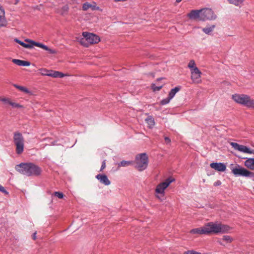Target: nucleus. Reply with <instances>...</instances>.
<instances>
[{"mask_svg": "<svg viewBox=\"0 0 254 254\" xmlns=\"http://www.w3.org/2000/svg\"><path fill=\"white\" fill-rule=\"evenodd\" d=\"M7 24V20L4 16L0 15V28L1 27H5Z\"/></svg>", "mask_w": 254, "mask_h": 254, "instance_id": "a878e982", "label": "nucleus"}, {"mask_svg": "<svg viewBox=\"0 0 254 254\" xmlns=\"http://www.w3.org/2000/svg\"><path fill=\"white\" fill-rule=\"evenodd\" d=\"M188 66L191 70L194 68V67H196L195 66V63L194 60H192L190 61L188 64Z\"/></svg>", "mask_w": 254, "mask_h": 254, "instance_id": "c756f323", "label": "nucleus"}, {"mask_svg": "<svg viewBox=\"0 0 254 254\" xmlns=\"http://www.w3.org/2000/svg\"><path fill=\"white\" fill-rule=\"evenodd\" d=\"M229 3L234 4L236 6H238L242 3L243 1L242 0H227Z\"/></svg>", "mask_w": 254, "mask_h": 254, "instance_id": "cd10ccee", "label": "nucleus"}, {"mask_svg": "<svg viewBox=\"0 0 254 254\" xmlns=\"http://www.w3.org/2000/svg\"><path fill=\"white\" fill-rule=\"evenodd\" d=\"M12 62L14 64H15L19 66H29L30 65V63L29 62L26 61H22V60H18V59H13Z\"/></svg>", "mask_w": 254, "mask_h": 254, "instance_id": "a211bd4d", "label": "nucleus"}, {"mask_svg": "<svg viewBox=\"0 0 254 254\" xmlns=\"http://www.w3.org/2000/svg\"><path fill=\"white\" fill-rule=\"evenodd\" d=\"M36 232H35V233H34L32 235V239L34 240H35L36 239Z\"/></svg>", "mask_w": 254, "mask_h": 254, "instance_id": "a19ab883", "label": "nucleus"}, {"mask_svg": "<svg viewBox=\"0 0 254 254\" xmlns=\"http://www.w3.org/2000/svg\"><path fill=\"white\" fill-rule=\"evenodd\" d=\"M13 86L16 88L18 89L21 92H24L27 94H31V92L26 87L20 85H18L17 84H14Z\"/></svg>", "mask_w": 254, "mask_h": 254, "instance_id": "5701e85b", "label": "nucleus"}, {"mask_svg": "<svg viewBox=\"0 0 254 254\" xmlns=\"http://www.w3.org/2000/svg\"><path fill=\"white\" fill-rule=\"evenodd\" d=\"M28 41H32V40L29 39H26L25 40V42L29 43V44H26V43H24L23 42H22L20 40H18V39L16 38L14 39V41L15 42L19 44L22 47H23L25 48H28V49L32 48L33 47V46H35V45L32 44L30 42H28Z\"/></svg>", "mask_w": 254, "mask_h": 254, "instance_id": "dca6fc26", "label": "nucleus"}, {"mask_svg": "<svg viewBox=\"0 0 254 254\" xmlns=\"http://www.w3.org/2000/svg\"><path fill=\"white\" fill-rule=\"evenodd\" d=\"M181 89V87L177 86L175 87L174 88L171 90L170 92L169 93L168 96L169 97L170 99H172L176 93L178 92Z\"/></svg>", "mask_w": 254, "mask_h": 254, "instance_id": "4be33fe9", "label": "nucleus"}, {"mask_svg": "<svg viewBox=\"0 0 254 254\" xmlns=\"http://www.w3.org/2000/svg\"><path fill=\"white\" fill-rule=\"evenodd\" d=\"M24 139L22 134L19 132L13 134V142L16 146L15 151L17 154H21L24 150Z\"/></svg>", "mask_w": 254, "mask_h": 254, "instance_id": "423d86ee", "label": "nucleus"}, {"mask_svg": "<svg viewBox=\"0 0 254 254\" xmlns=\"http://www.w3.org/2000/svg\"><path fill=\"white\" fill-rule=\"evenodd\" d=\"M190 233L191 234H205V232L204 230V227L193 229L190 230Z\"/></svg>", "mask_w": 254, "mask_h": 254, "instance_id": "aec40b11", "label": "nucleus"}, {"mask_svg": "<svg viewBox=\"0 0 254 254\" xmlns=\"http://www.w3.org/2000/svg\"><path fill=\"white\" fill-rule=\"evenodd\" d=\"M219 243L220 245H223V244L221 242H219Z\"/></svg>", "mask_w": 254, "mask_h": 254, "instance_id": "c03bdc74", "label": "nucleus"}, {"mask_svg": "<svg viewBox=\"0 0 254 254\" xmlns=\"http://www.w3.org/2000/svg\"><path fill=\"white\" fill-rule=\"evenodd\" d=\"M0 100L3 102L5 104H7L10 105V103H12V101L10 100L9 99L6 98H0Z\"/></svg>", "mask_w": 254, "mask_h": 254, "instance_id": "473e14b6", "label": "nucleus"}, {"mask_svg": "<svg viewBox=\"0 0 254 254\" xmlns=\"http://www.w3.org/2000/svg\"><path fill=\"white\" fill-rule=\"evenodd\" d=\"M171 99H170V98H169V97L168 96L167 98H165V99H164L160 101V105H166V104H168V103L170 102V100H171Z\"/></svg>", "mask_w": 254, "mask_h": 254, "instance_id": "2f4dec72", "label": "nucleus"}, {"mask_svg": "<svg viewBox=\"0 0 254 254\" xmlns=\"http://www.w3.org/2000/svg\"><path fill=\"white\" fill-rule=\"evenodd\" d=\"M246 160L244 162L245 166L251 170H254V158H244Z\"/></svg>", "mask_w": 254, "mask_h": 254, "instance_id": "f3484780", "label": "nucleus"}, {"mask_svg": "<svg viewBox=\"0 0 254 254\" xmlns=\"http://www.w3.org/2000/svg\"><path fill=\"white\" fill-rule=\"evenodd\" d=\"M205 235L212 234L224 233L228 232L231 228L228 225L222 224L221 223H215L209 222L204 226Z\"/></svg>", "mask_w": 254, "mask_h": 254, "instance_id": "f03ea898", "label": "nucleus"}, {"mask_svg": "<svg viewBox=\"0 0 254 254\" xmlns=\"http://www.w3.org/2000/svg\"><path fill=\"white\" fill-rule=\"evenodd\" d=\"M145 121L150 127H152L155 125L154 119L151 116L148 117Z\"/></svg>", "mask_w": 254, "mask_h": 254, "instance_id": "bb28decb", "label": "nucleus"}, {"mask_svg": "<svg viewBox=\"0 0 254 254\" xmlns=\"http://www.w3.org/2000/svg\"><path fill=\"white\" fill-rule=\"evenodd\" d=\"M165 142L166 144H169L171 143V139L169 137L165 136L164 137Z\"/></svg>", "mask_w": 254, "mask_h": 254, "instance_id": "58836bf2", "label": "nucleus"}, {"mask_svg": "<svg viewBox=\"0 0 254 254\" xmlns=\"http://www.w3.org/2000/svg\"><path fill=\"white\" fill-rule=\"evenodd\" d=\"M162 79H163V78H159L157 79V81H159L160 80H161Z\"/></svg>", "mask_w": 254, "mask_h": 254, "instance_id": "37998d69", "label": "nucleus"}, {"mask_svg": "<svg viewBox=\"0 0 254 254\" xmlns=\"http://www.w3.org/2000/svg\"><path fill=\"white\" fill-rule=\"evenodd\" d=\"M10 105L14 108H23V106L16 103L12 102L10 103Z\"/></svg>", "mask_w": 254, "mask_h": 254, "instance_id": "f704fd0d", "label": "nucleus"}, {"mask_svg": "<svg viewBox=\"0 0 254 254\" xmlns=\"http://www.w3.org/2000/svg\"><path fill=\"white\" fill-rule=\"evenodd\" d=\"M231 145L235 149L238 150L240 145L236 142H231Z\"/></svg>", "mask_w": 254, "mask_h": 254, "instance_id": "c9c22d12", "label": "nucleus"}, {"mask_svg": "<svg viewBox=\"0 0 254 254\" xmlns=\"http://www.w3.org/2000/svg\"><path fill=\"white\" fill-rule=\"evenodd\" d=\"M215 25H212L210 27L203 28L202 29V31L206 34H209L210 32L213 31L214 28H215Z\"/></svg>", "mask_w": 254, "mask_h": 254, "instance_id": "393cba45", "label": "nucleus"}, {"mask_svg": "<svg viewBox=\"0 0 254 254\" xmlns=\"http://www.w3.org/2000/svg\"><path fill=\"white\" fill-rule=\"evenodd\" d=\"M253 153L254 154V150H253Z\"/></svg>", "mask_w": 254, "mask_h": 254, "instance_id": "49530a36", "label": "nucleus"}, {"mask_svg": "<svg viewBox=\"0 0 254 254\" xmlns=\"http://www.w3.org/2000/svg\"><path fill=\"white\" fill-rule=\"evenodd\" d=\"M83 38L81 39V43L84 46L88 47L89 44H94L100 41L99 37L94 34L84 32L82 33Z\"/></svg>", "mask_w": 254, "mask_h": 254, "instance_id": "39448f33", "label": "nucleus"}, {"mask_svg": "<svg viewBox=\"0 0 254 254\" xmlns=\"http://www.w3.org/2000/svg\"><path fill=\"white\" fill-rule=\"evenodd\" d=\"M238 150L249 154H252L253 153V150H251L249 148L247 147L246 146L243 145H240L239 148H238Z\"/></svg>", "mask_w": 254, "mask_h": 254, "instance_id": "412c9836", "label": "nucleus"}, {"mask_svg": "<svg viewBox=\"0 0 254 254\" xmlns=\"http://www.w3.org/2000/svg\"><path fill=\"white\" fill-rule=\"evenodd\" d=\"M133 161L123 160L118 164V167H126L130 165H133Z\"/></svg>", "mask_w": 254, "mask_h": 254, "instance_id": "b1692460", "label": "nucleus"}, {"mask_svg": "<svg viewBox=\"0 0 254 254\" xmlns=\"http://www.w3.org/2000/svg\"><path fill=\"white\" fill-rule=\"evenodd\" d=\"M15 169L27 176H38L42 172L41 168L33 163H21L16 165Z\"/></svg>", "mask_w": 254, "mask_h": 254, "instance_id": "f257e3e1", "label": "nucleus"}, {"mask_svg": "<svg viewBox=\"0 0 254 254\" xmlns=\"http://www.w3.org/2000/svg\"><path fill=\"white\" fill-rule=\"evenodd\" d=\"M89 8H91L92 10H100L101 11H102L99 6H97V4L95 2L93 1L92 3H89L87 2H85L82 5V10L84 11H86L88 10Z\"/></svg>", "mask_w": 254, "mask_h": 254, "instance_id": "9b49d317", "label": "nucleus"}, {"mask_svg": "<svg viewBox=\"0 0 254 254\" xmlns=\"http://www.w3.org/2000/svg\"><path fill=\"white\" fill-rule=\"evenodd\" d=\"M200 10H192L188 14V16L191 19H198L200 20Z\"/></svg>", "mask_w": 254, "mask_h": 254, "instance_id": "4468645a", "label": "nucleus"}, {"mask_svg": "<svg viewBox=\"0 0 254 254\" xmlns=\"http://www.w3.org/2000/svg\"><path fill=\"white\" fill-rule=\"evenodd\" d=\"M96 178L98 179L101 183L105 185L108 186L110 184L111 182L108 179L107 176L105 174H98Z\"/></svg>", "mask_w": 254, "mask_h": 254, "instance_id": "2eb2a0df", "label": "nucleus"}, {"mask_svg": "<svg viewBox=\"0 0 254 254\" xmlns=\"http://www.w3.org/2000/svg\"><path fill=\"white\" fill-rule=\"evenodd\" d=\"M54 195L55 196H57L58 198H61V199L63 198L64 197V194H63V193L62 192H60V191H55L54 193Z\"/></svg>", "mask_w": 254, "mask_h": 254, "instance_id": "72a5a7b5", "label": "nucleus"}, {"mask_svg": "<svg viewBox=\"0 0 254 254\" xmlns=\"http://www.w3.org/2000/svg\"><path fill=\"white\" fill-rule=\"evenodd\" d=\"M221 182H220V181L218 180L216 182L214 183V186L216 187V186L221 185Z\"/></svg>", "mask_w": 254, "mask_h": 254, "instance_id": "ea45409f", "label": "nucleus"}, {"mask_svg": "<svg viewBox=\"0 0 254 254\" xmlns=\"http://www.w3.org/2000/svg\"><path fill=\"white\" fill-rule=\"evenodd\" d=\"M191 78L194 83H198L201 81L200 79L201 77V72L197 67H194L191 70Z\"/></svg>", "mask_w": 254, "mask_h": 254, "instance_id": "9d476101", "label": "nucleus"}, {"mask_svg": "<svg viewBox=\"0 0 254 254\" xmlns=\"http://www.w3.org/2000/svg\"><path fill=\"white\" fill-rule=\"evenodd\" d=\"M148 162V155L146 153H142L135 156L133 165H134L135 168L138 171H142L147 168Z\"/></svg>", "mask_w": 254, "mask_h": 254, "instance_id": "7ed1b4c3", "label": "nucleus"}, {"mask_svg": "<svg viewBox=\"0 0 254 254\" xmlns=\"http://www.w3.org/2000/svg\"><path fill=\"white\" fill-rule=\"evenodd\" d=\"M30 42L32 44L35 45V46L40 47L46 51H48L50 54H54L57 53V51L55 50L49 48L47 46L43 44L42 43L35 42L34 41H28Z\"/></svg>", "mask_w": 254, "mask_h": 254, "instance_id": "f8f14e48", "label": "nucleus"}, {"mask_svg": "<svg viewBox=\"0 0 254 254\" xmlns=\"http://www.w3.org/2000/svg\"><path fill=\"white\" fill-rule=\"evenodd\" d=\"M233 166V165L231 164L230 167L232 172L235 176L254 178V172L250 171L239 165H237L235 167H232Z\"/></svg>", "mask_w": 254, "mask_h": 254, "instance_id": "0eeeda50", "label": "nucleus"}, {"mask_svg": "<svg viewBox=\"0 0 254 254\" xmlns=\"http://www.w3.org/2000/svg\"><path fill=\"white\" fill-rule=\"evenodd\" d=\"M106 167V160H104L102 163L100 171H102Z\"/></svg>", "mask_w": 254, "mask_h": 254, "instance_id": "4c0bfd02", "label": "nucleus"}, {"mask_svg": "<svg viewBox=\"0 0 254 254\" xmlns=\"http://www.w3.org/2000/svg\"><path fill=\"white\" fill-rule=\"evenodd\" d=\"M52 73H43V75H47L49 76H51L53 77H60L62 78L64 76V74L60 71H51Z\"/></svg>", "mask_w": 254, "mask_h": 254, "instance_id": "6ab92c4d", "label": "nucleus"}, {"mask_svg": "<svg viewBox=\"0 0 254 254\" xmlns=\"http://www.w3.org/2000/svg\"><path fill=\"white\" fill-rule=\"evenodd\" d=\"M151 86L153 91H159L162 88V85L160 86H157L154 83H152Z\"/></svg>", "mask_w": 254, "mask_h": 254, "instance_id": "7c9ffc66", "label": "nucleus"}, {"mask_svg": "<svg viewBox=\"0 0 254 254\" xmlns=\"http://www.w3.org/2000/svg\"><path fill=\"white\" fill-rule=\"evenodd\" d=\"M0 191L3 192L5 195H8V192L5 190L4 187L0 185Z\"/></svg>", "mask_w": 254, "mask_h": 254, "instance_id": "e433bc0d", "label": "nucleus"}, {"mask_svg": "<svg viewBox=\"0 0 254 254\" xmlns=\"http://www.w3.org/2000/svg\"><path fill=\"white\" fill-rule=\"evenodd\" d=\"M200 20H212L215 18L216 16L211 9L205 8L200 9Z\"/></svg>", "mask_w": 254, "mask_h": 254, "instance_id": "6e6552de", "label": "nucleus"}, {"mask_svg": "<svg viewBox=\"0 0 254 254\" xmlns=\"http://www.w3.org/2000/svg\"><path fill=\"white\" fill-rule=\"evenodd\" d=\"M232 99L239 104L249 108L254 109V99L246 94H235L232 95Z\"/></svg>", "mask_w": 254, "mask_h": 254, "instance_id": "20e7f679", "label": "nucleus"}, {"mask_svg": "<svg viewBox=\"0 0 254 254\" xmlns=\"http://www.w3.org/2000/svg\"><path fill=\"white\" fill-rule=\"evenodd\" d=\"M210 166L212 168L220 172L225 171L226 169V165L222 163H212Z\"/></svg>", "mask_w": 254, "mask_h": 254, "instance_id": "ddd939ff", "label": "nucleus"}, {"mask_svg": "<svg viewBox=\"0 0 254 254\" xmlns=\"http://www.w3.org/2000/svg\"><path fill=\"white\" fill-rule=\"evenodd\" d=\"M222 240L229 243H231L233 241V239L231 236L228 235L223 236Z\"/></svg>", "mask_w": 254, "mask_h": 254, "instance_id": "c85d7f7f", "label": "nucleus"}, {"mask_svg": "<svg viewBox=\"0 0 254 254\" xmlns=\"http://www.w3.org/2000/svg\"><path fill=\"white\" fill-rule=\"evenodd\" d=\"M0 10H1V11L2 12V13L4 14V9L2 8V7L0 5Z\"/></svg>", "mask_w": 254, "mask_h": 254, "instance_id": "79ce46f5", "label": "nucleus"}, {"mask_svg": "<svg viewBox=\"0 0 254 254\" xmlns=\"http://www.w3.org/2000/svg\"><path fill=\"white\" fill-rule=\"evenodd\" d=\"M44 73H46L45 72H44ZM42 74H43V73H42Z\"/></svg>", "mask_w": 254, "mask_h": 254, "instance_id": "a18cd8bd", "label": "nucleus"}, {"mask_svg": "<svg viewBox=\"0 0 254 254\" xmlns=\"http://www.w3.org/2000/svg\"><path fill=\"white\" fill-rule=\"evenodd\" d=\"M175 181V179L172 177H169L165 180V182L158 184L156 188L155 192L157 193L164 194V190L166 189L169 185Z\"/></svg>", "mask_w": 254, "mask_h": 254, "instance_id": "1a4fd4ad", "label": "nucleus"}]
</instances>
